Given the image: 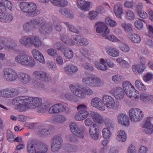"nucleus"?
<instances>
[{
    "label": "nucleus",
    "mask_w": 153,
    "mask_h": 153,
    "mask_svg": "<svg viewBox=\"0 0 153 153\" xmlns=\"http://www.w3.org/2000/svg\"><path fill=\"white\" fill-rule=\"evenodd\" d=\"M12 103L16 105V109L19 111H25L28 108H36L38 111L42 100L38 97H18L13 99Z\"/></svg>",
    "instance_id": "f257e3e1"
},
{
    "label": "nucleus",
    "mask_w": 153,
    "mask_h": 153,
    "mask_svg": "<svg viewBox=\"0 0 153 153\" xmlns=\"http://www.w3.org/2000/svg\"><path fill=\"white\" fill-rule=\"evenodd\" d=\"M86 77H83L82 80L84 84L92 87H100L103 86V82L98 76L90 74L86 71L84 72Z\"/></svg>",
    "instance_id": "f03ea898"
},
{
    "label": "nucleus",
    "mask_w": 153,
    "mask_h": 153,
    "mask_svg": "<svg viewBox=\"0 0 153 153\" xmlns=\"http://www.w3.org/2000/svg\"><path fill=\"white\" fill-rule=\"evenodd\" d=\"M15 61L25 67H33L36 64L35 60L31 56L24 53L17 55L15 58Z\"/></svg>",
    "instance_id": "7ed1b4c3"
},
{
    "label": "nucleus",
    "mask_w": 153,
    "mask_h": 153,
    "mask_svg": "<svg viewBox=\"0 0 153 153\" xmlns=\"http://www.w3.org/2000/svg\"><path fill=\"white\" fill-rule=\"evenodd\" d=\"M70 109L62 103H59L51 106L48 110V112L51 114L64 113L66 114L71 113Z\"/></svg>",
    "instance_id": "20e7f679"
},
{
    "label": "nucleus",
    "mask_w": 153,
    "mask_h": 153,
    "mask_svg": "<svg viewBox=\"0 0 153 153\" xmlns=\"http://www.w3.org/2000/svg\"><path fill=\"white\" fill-rule=\"evenodd\" d=\"M128 114L131 121L134 123L140 122L144 116V113L142 110L136 108L130 109L128 111Z\"/></svg>",
    "instance_id": "39448f33"
},
{
    "label": "nucleus",
    "mask_w": 153,
    "mask_h": 153,
    "mask_svg": "<svg viewBox=\"0 0 153 153\" xmlns=\"http://www.w3.org/2000/svg\"><path fill=\"white\" fill-rule=\"evenodd\" d=\"M102 102L104 106L109 109L117 110L119 106L118 103H115L114 98L107 94L103 95L102 98Z\"/></svg>",
    "instance_id": "423d86ee"
},
{
    "label": "nucleus",
    "mask_w": 153,
    "mask_h": 153,
    "mask_svg": "<svg viewBox=\"0 0 153 153\" xmlns=\"http://www.w3.org/2000/svg\"><path fill=\"white\" fill-rule=\"evenodd\" d=\"M4 79L8 82H13L19 78L17 72L14 70L9 68H4L2 72Z\"/></svg>",
    "instance_id": "0eeeda50"
},
{
    "label": "nucleus",
    "mask_w": 153,
    "mask_h": 153,
    "mask_svg": "<svg viewBox=\"0 0 153 153\" xmlns=\"http://www.w3.org/2000/svg\"><path fill=\"white\" fill-rule=\"evenodd\" d=\"M63 142L62 137L59 135L54 136L51 140V151L56 152L61 149Z\"/></svg>",
    "instance_id": "6e6552de"
},
{
    "label": "nucleus",
    "mask_w": 153,
    "mask_h": 153,
    "mask_svg": "<svg viewBox=\"0 0 153 153\" xmlns=\"http://www.w3.org/2000/svg\"><path fill=\"white\" fill-rule=\"evenodd\" d=\"M69 88L75 96L81 99L85 98L83 85L80 84H71Z\"/></svg>",
    "instance_id": "1a4fd4ad"
},
{
    "label": "nucleus",
    "mask_w": 153,
    "mask_h": 153,
    "mask_svg": "<svg viewBox=\"0 0 153 153\" xmlns=\"http://www.w3.org/2000/svg\"><path fill=\"white\" fill-rule=\"evenodd\" d=\"M95 27L96 32L97 33H101L102 37H106L109 34V29L103 22H97Z\"/></svg>",
    "instance_id": "9d476101"
},
{
    "label": "nucleus",
    "mask_w": 153,
    "mask_h": 153,
    "mask_svg": "<svg viewBox=\"0 0 153 153\" xmlns=\"http://www.w3.org/2000/svg\"><path fill=\"white\" fill-rule=\"evenodd\" d=\"M80 36L74 34L71 35L70 37L66 35L62 36V41L65 44L69 45H79Z\"/></svg>",
    "instance_id": "9b49d317"
},
{
    "label": "nucleus",
    "mask_w": 153,
    "mask_h": 153,
    "mask_svg": "<svg viewBox=\"0 0 153 153\" xmlns=\"http://www.w3.org/2000/svg\"><path fill=\"white\" fill-rule=\"evenodd\" d=\"M32 75L36 79L42 82H48L51 80L50 75L44 71H35L33 73Z\"/></svg>",
    "instance_id": "f8f14e48"
},
{
    "label": "nucleus",
    "mask_w": 153,
    "mask_h": 153,
    "mask_svg": "<svg viewBox=\"0 0 153 153\" xmlns=\"http://www.w3.org/2000/svg\"><path fill=\"white\" fill-rule=\"evenodd\" d=\"M7 38L0 36V51L4 49L5 50H10L14 49L17 46V44L14 42L9 43H5L7 40Z\"/></svg>",
    "instance_id": "ddd939ff"
},
{
    "label": "nucleus",
    "mask_w": 153,
    "mask_h": 153,
    "mask_svg": "<svg viewBox=\"0 0 153 153\" xmlns=\"http://www.w3.org/2000/svg\"><path fill=\"white\" fill-rule=\"evenodd\" d=\"M109 93L114 96L116 99L121 100L124 97L125 93L123 90L120 87H117L109 91Z\"/></svg>",
    "instance_id": "4468645a"
},
{
    "label": "nucleus",
    "mask_w": 153,
    "mask_h": 153,
    "mask_svg": "<svg viewBox=\"0 0 153 153\" xmlns=\"http://www.w3.org/2000/svg\"><path fill=\"white\" fill-rule=\"evenodd\" d=\"M77 4L78 7L85 12L89 11L92 8L93 4L91 2L85 0H78Z\"/></svg>",
    "instance_id": "2eb2a0df"
},
{
    "label": "nucleus",
    "mask_w": 153,
    "mask_h": 153,
    "mask_svg": "<svg viewBox=\"0 0 153 153\" xmlns=\"http://www.w3.org/2000/svg\"><path fill=\"white\" fill-rule=\"evenodd\" d=\"M117 123L121 126L127 127L129 125V120L128 116L126 114H120L117 117Z\"/></svg>",
    "instance_id": "dca6fc26"
},
{
    "label": "nucleus",
    "mask_w": 153,
    "mask_h": 153,
    "mask_svg": "<svg viewBox=\"0 0 153 153\" xmlns=\"http://www.w3.org/2000/svg\"><path fill=\"white\" fill-rule=\"evenodd\" d=\"M52 30V27L45 20V22L43 23L39 28V32L44 36H46L50 33Z\"/></svg>",
    "instance_id": "f3484780"
},
{
    "label": "nucleus",
    "mask_w": 153,
    "mask_h": 153,
    "mask_svg": "<svg viewBox=\"0 0 153 153\" xmlns=\"http://www.w3.org/2000/svg\"><path fill=\"white\" fill-rule=\"evenodd\" d=\"M91 105L101 111H104L105 107L102 104V99L98 97H96L92 99L91 101Z\"/></svg>",
    "instance_id": "a211bd4d"
},
{
    "label": "nucleus",
    "mask_w": 153,
    "mask_h": 153,
    "mask_svg": "<svg viewBox=\"0 0 153 153\" xmlns=\"http://www.w3.org/2000/svg\"><path fill=\"white\" fill-rule=\"evenodd\" d=\"M31 54L34 58L40 63L43 64L45 63V60L42 54L37 49L32 50Z\"/></svg>",
    "instance_id": "6ab92c4d"
},
{
    "label": "nucleus",
    "mask_w": 153,
    "mask_h": 153,
    "mask_svg": "<svg viewBox=\"0 0 153 153\" xmlns=\"http://www.w3.org/2000/svg\"><path fill=\"white\" fill-rule=\"evenodd\" d=\"M36 4L33 2H29L27 15L34 16L38 14Z\"/></svg>",
    "instance_id": "aec40b11"
},
{
    "label": "nucleus",
    "mask_w": 153,
    "mask_h": 153,
    "mask_svg": "<svg viewBox=\"0 0 153 153\" xmlns=\"http://www.w3.org/2000/svg\"><path fill=\"white\" fill-rule=\"evenodd\" d=\"M90 117L93 121L100 124H102L103 117L100 114L95 111H92L90 114Z\"/></svg>",
    "instance_id": "412c9836"
},
{
    "label": "nucleus",
    "mask_w": 153,
    "mask_h": 153,
    "mask_svg": "<svg viewBox=\"0 0 153 153\" xmlns=\"http://www.w3.org/2000/svg\"><path fill=\"white\" fill-rule=\"evenodd\" d=\"M115 138L117 141L119 142H125L127 139V134L124 130H119L116 133Z\"/></svg>",
    "instance_id": "4be33fe9"
},
{
    "label": "nucleus",
    "mask_w": 153,
    "mask_h": 153,
    "mask_svg": "<svg viewBox=\"0 0 153 153\" xmlns=\"http://www.w3.org/2000/svg\"><path fill=\"white\" fill-rule=\"evenodd\" d=\"M77 109L80 113L84 119L87 118L89 113L88 111V106L84 104H80L78 105L76 108Z\"/></svg>",
    "instance_id": "5701e85b"
},
{
    "label": "nucleus",
    "mask_w": 153,
    "mask_h": 153,
    "mask_svg": "<svg viewBox=\"0 0 153 153\" xmlns=\"http://www.w3.org/2000/svg\"><path fill=\"white\" fill-rule=\"evenodd\" d=\"M21 82L23 85H28L31 82L32 79L31 76L28 74L21 73L20 74Z\"/></svg>",
    "instance_id": "b1692460"
},
{
    "label": "nucleus",
    "mask_w": 153,
    "mask_h": 153,
    "mask_svg": "<svg viewBox=\"0 0 153 153\" xmlns=\"http://www.w3.org/2000/svg\"><path fill=\"white\" fill-rule=\"evenodd\" d=\"M32 36H23L19 40L20 44L26 48L31 47V42Z\"/></svg>",
    "instance_id": "393cba45"
},
{
    "label": "nucleus",
    "mask_w": 153,
    "mask_h": 153,
    "mask_svg": "<svg viewBox=\"0 0 153 153\" xmlns=\"http://www.w3.org/2000/svg\"><path fill=\"white\" fill-rule=\"evenodd\" d=\"M107 54L109 56L114 57H116L119 56L120 52L116 48L113 47H109L105 48Z\"/></svg>",
    "instance_id": "a878e982"
},
{
    "label": "nucleus",
    "mask_w": 153,
    "mask_h": 153,
    "mask_svg": "<svg viewBox=\"0 0 153 153\" xmlns=\"http://www.w3.org/2000/svg\"><path fill=\"white\" fill-rule=\"evenodd\" d=\"M143 127L144 128V131L147 134H151L152 133L153 126L151 123L150 118H148L146 120Z\"/></svg>",
    "instance_id": "bb28decb"
},
{
    "label": "nucleus",
    "mask_w": 153,
    "mask_h": 153,
    "mask_svg": "<svg viewBox=\"0 0 153 153\" xmlns=\"http://www.w3.org/2000/svg\"><path fill=\"white\" fill-rule=\"evenodd\" d=\"M145 68L146 66L143 63L134 65L132 67V70L135 74L142 73Z\"/></svg>",
    "instance_id": "cd10ccee"
},
{
    "label": "nucleus",
    "mask_w": 153,
    "mask_h": 153,
    "mask_svg": "<svg viewBox=\"0 0 153 153\" xmlns=\"http://www.w3.org/2000/svg\"><path fill=\"white\" fill-rule=\"evenodd\" d=\"M78 69L77 66L73 65H68L65 68V72L69 75H71L76 73Z\"/></svg>",
    "instance_id": "c85d7f7f"
},
{
    "label": "nucleus",
    "mask_w": 153,
    "mask_h": 153,
    "mask_svg": "<svg viewBox=\"0 0 153 153\" xmlns=\"http://www.w3.org/2000/svg\"><path fill=\"white\" fill-rule=\"evenodd\" d=\"M67 120L66 117L61 114L57 115L53 119V123L55 124L62 123Z\"/></svg>",
    "instance_id": "c756f323"
},
{
    "label": "nucleus",
    "mask_w": 153,
    "mask_h": 153,
    "mask_svg": "<svg viewBox=\"0 0 153 153\" xmlns=\"http://www.w3.org/2000/svg\"><path fill=\"white\" fill-rule=\"evenodd\" d=\"M86 131L85 127L84 125H82L78 128L73 134L79 138H83L84 137V133Z\"/></svg>",
    "instance_id": "7c9ffc66"
},
{
    "label": "nucleus",
    "mask_w": 153,
    "mask_h": 153,
    "mask_svg": "<svg viewBox=\"0 0 153 153\" xmlns=\"http://www.w3.org/2000/svg\"><path fill=\"white\" fill-rule=\"evenodd\" d=\"M86 131L85 127L84 125H82L78 128L73 134L79 138H83L84 137V133Z\"/></svg>",
    "instance_id": "2f4dec72"
},
{
    "label": "nucleus",
    "mask_w": 153,
    "mask_h": 153,
    "mask_svg": "<svg viewBox=\"0 0 153 153\" xmlns=\"http://www.w3.org/2000/svg\"><path fill=\"white\" fill-rule=\"evenodd\" d=\"M122 88L123 91L126 94L131 89L134 90V87L129 82L127 81H124L122 83Z\"/></svg>",
    "instance_id": "473e14b6"
},
{
    "label": "nucleus",
    "mask_w": 153,
    "mask_h": 153,
    "mask_svg": "<svg viewBox=\"0 0 153 153\" xmlns=\"http://www.w3.org/2000/svg\"><path fill=\"white\" fill-rule=\"evenodd\" d=\"M113 128L105 127L104 128L102 131L103 137L105 139H110L112 135L111 130Z\"/></svg>",
    "instance_id": "72a5a7b5"
},
{
    "label": "nucleus",
    "mask_w": 153,
    "mask_h": 153,
    "mask_svg": "<svg viewBox=\"0 0 153 153\" xmlns=\"http://www.w3.org/2000/svg\"><path fill=\"white\" fill-rule=\"evenodd\" d=\"M62 50V52L66 58L70 59L73 58L74 52L71 49L65 48L64 49Z\"/></svg>",
    "instance_id": "f704fd0d"
},
{
    "label": "nucleus",
    "mask_w": 153,
    "mask_h": 153,
    "mask_svg": "<svg viewBox=\"0 0 153 153\" xmlns=\"http://www.w3.org/2000/svg\"><path fill=\"white\" fill-rule=\"evenodd\" d=\"M45 20L42 18H38L33 19L30 20V23L32 24L34 29L36 28V25H40V26L43 23L45 22Z\"/></svg>",
    "instance_id": "c9c22d12"
},
{
    "label": "nucleus",
    "mask_w": 153,
    "mask_h": 153,
    "mask_svg": "<svg viewBox=\"0 0 153 153\" xmlns=\"http://www.w3.org/2000/svg\"><path fill=\"white\" fill-rule=\"evenodd\" d=\"M42 41L38 37L36 36H32L31 47L33 45L36 48H39L41 46L42 44Z\"/></svg>",
    "instance_id": "e433bc0d"
},
{
    "label": "nucleus",
    "mask_w": 153,
    "mask_h": 153,
    "mask_svg": "<svg viewBox=\"0 0 153 153\" xmlns=\"http://www.w3.org/2000/svg\"><path fill=\"white\" fill-rule=\"evenodd\" d=\"M114 12L116 16L119 18H121L123 13V10L121 5L119 4H116L114 7Z\"/></svg>",
    "instance_id": "4c0bfd02"
},
{
    "label": "nucleus",
    "mask_w": 153,
    "mask_h": 153,
    "mask_svg": "<svg viewBox=\"0 0 153 153\" xmlns=\"http://www.w3.org/2000/svg\"><path fill=\"white\" fill-rule=\"evenodd\" d=\"M59 11L62 15L70 18H72L74 17L72 11L69 9L61 8L60 9Z\"/></svg>",
    "instance_id": "58836bf2"
},
{
    "label": "nucleus",
    "mask_w": 153,
    "mask_h": 153,
    "mask_svg": "<svg viewBox=\"0 0 153 153\" xmlns=\"http://www.w3.org/2000/svg\"><path fill=\"white\" fill-rule=\"evenodd\" d=\"M0 7L6 9L7 8L11 10L12 8V4L11 2L8 0H0Z\"/></svg>",
    "instance_id": "ea45409f"
},
{
    "label": "nucleus",
    "mask_w": 153,
    "mask_h": 153,
    "mask_svg": "<svg viewBox=\"0 0 153 153\" xmlns=\"http://www.w3.org/2000/svg\"><path fill=\"white\" fill-rule=\"evenodd\" d=\"M128 37L132 42L135 43H138L141 41V39L140 37L135 33L129 34Z\"/></svg>",
    "instance_id": "a19ab883"
},
{
    "label": "nucleus",
    "mask_w": 153,
    "mask_h": 153,
    "mask_svg": "<svg viewBox=\"0 0 153 153\" xmlns=\"http://www.w3.org/2000/svg\"><path fill=\"white\" fill-rule=\"evenodd\" d=\"M127 96L132 98L133 99H138L139 98V92L136 90L134 88V90L132 89L131 90L126 94Z\"/></svg>",
    "instance_id": "79ce46f5"
},
{
    "label": "nucleus",
    "mask_w": 153,
    "mask_h": 153,
    "mask_svg": "<svg viewBox=\"0 0 153 153\" xmlns=\"http://www.w3.org/2000/svg\"><path fill=\"white\" fill-rule=\"evenodd\" d=\"M16 95V92L14 89L9 88H6L5 98H12Z\"/></svg>",
    "instance_id": "37998d69"
},
{
    "label": "nucleus",
    "mask_w": 153,
    "mask_h": 153,
    "mask_svg": "<svg viewBox=\"0 0 153 153\" xmlns=\"http://www.w3.org/2000/svg\"><path fill=\"white\" fill-rule=\"evenodd\" d=\"M116 62L124 68H128L130 66L129 63L127 61L123 59L122 57L117 58Z\"/></svg>",
    "instance_id": "c03bdc74"
},
{
    "label": "nucleus",
    "mask_w": 153,
    "mask_h": 153,
    "mask_svg": "<svg viewBox=\"0 0 153 153\" xmlns=\"http://www.w3.org/2000/svg\"><path fill=\"white\" fill-rule=\"evenodd\" d=\"M23 28L25 31L27 32L32 31L34 29L33 27L32 24L30 23V21L27 22L24 24Z\"/></svg>",
    "instance_id": "a18cd8bd"
},
{
    "label": "nucleus",
    "mask_w": 153,
    "mask_h": 153,
    "mask_svg": "<svg viewBox=\"0 0 153 153\" xmlns=\"http://www.w3.org/2000/svg\"><path fill=\"white\" fill-rule=\"evenodd\" d=\"M47 126V125L46 123H44L40 124L37 123H32L29 125L28 127L31 129H33L36 128L40 129L42 127H45Z\"/></svg>",
    "instance_id": "49530a36"
},
{
    "label": "nucleus",
    "mask_w": 153,
    "mask_h": 153,
    "mask_svg": "<svg viewBox=\"0 0 153 153\" xmlns=\"http://www.w3.org/2000/svg\"><path fill=\"white\" fill-rule=\"evenodd\" d=\"M112 81L114 83L118 84L120 83L124 79V76L119 74L115 75L113 76L112 78Z\"/></svg>",
    "instance_id": "de8ad7c7"
},
{
    "label": "nucleus",
    "mask_w": 153,
    "mask_h": 153,
    "mask_svg": "<svg viewBox=\"0 0 153 153\" xmlns=\"http://www.w3.org/2000/svg\"><path fill=\"white\" fill-rule=\"evenodd\" d=\"M105 23L106 24L111 27H115L117 25V22L115 21L109 17H107L105 18Z\"/></svg>",
    "instance_id": "09e8293b"
},
{
    "label": "nucleus",
    "mask_w": 153,
    "mask_h": 153,
    "mask_svg": "<svg viewBox=\"0 0 153 153\" xmlns=\"http://www.w3.org/2000/svg\"><path fill=\"white\" fill-rule=\"evenodd\" d=\"M28 2H22L19 5V7L21 10L24 13H26L27 15Z\"/></svg>",
    "instance_id": "8fccbe9b"
},
{
    "label": "nucleus",
    "mask_w": 153,
    "mask_h": 153,
    "mask_svg": "<svg viewBox=\"0 0 153 153\" xmlns=\"http://www.w3.org/2000/svg\"><path fill=\"white\" fill-rule=\"evenodd\" d=\"M84 94H85V98L86 96H91L94 94V92L92 89L88 86H85L83 85Z\"/></svg>",
    "instance_id": "3c124183"
},
{
    "label": "nucleus",
    "mask_w": 153,
    "mask_h": 153,
    "mask_svg": "<svg viewBox=\"0 0 153 153\" xmlns=\"http://www.w3.org/2000/svg\"><path fill=\"white\" fill-rule=\"evenodd\" d=\"M135 85L136 87L140 90H145L146 89L144 85L140 80H136L135 82Z\"/></svg>",
    "instance_id": "603ef678"
},
{
    "label": "nucleus",
    "mask_w": 153,
    "mask_h": 153,
    "mask_svg": "<svg viewBox=\"0 0 153 153\" xmlns=\"http://www.w3.org/2000/svg\"><path fill=\"white\" fill-rule=\"evenodd\" d=\"M64 23L67 26L68 28L70 31L76 33H79V32L78 30L70 23L65 22Z\"/></svg>",
    "instance_id": "864d4df0"
},
{
    "label": "nucleus",
    "mask_w": 153,
    "mask_h": 153,
    "mask_svg": "<svg viewBox=\"0 0 153 153\" xmlns=\"http://www.w3.org/2000/svg\"><path fill=\"white\" fill-rule=\"evenodd\" d=\"M104 123L106 127L113 128L114 125L110 119L108 117L103 118L102 124Z\"/></svg>",
    "instance_id": "5fc2aeb1"
},
{
    "label": "nucleus",
    "mask_w": 153,
    "mask_h": 153,
    "mask_svg": "<svg viewBox=\"0 0 153 153\" xmlns=\"http://www.w3.org/2000/svg\"><path fill=\"white\" fill-rule=\"evenodd\" d=\"M6 14V9L0 7V21L5 22Z\"/></svg>",
    "instance_id": "6e6d98bb"
},
{
    "label": "nucleus",
    "mask_w": 153,
    "mask_h": 153,
    "mask_svg": "<svg viewBox=\"0 0 153 153\" xmlns=\"http://www.w3.org/2000/svg\"><path fill=\"white\" fill-rule=\"evenodd\" d=\"M65 98L71 102L77 101L76 99L70 93H66L64 94Z\"/></svg>",
    "instance_id": "4d7b16f0"
},
{
    "label": "nucleus",
    "mask_w": 153,
    "mask_h": 153,
    "mask_svg": "<svg viewBox=\"0 0 153 153\" xmlns=\"http://www.w3.org/2000/svg\"><path fill=\"white\" fill-rule=\"evenodd\" d=\"M78 43L79 45H87L89 44V42L86 38L80 36L79 41Z\"/></svg>",
    "instance_id": "13d9d810"
},
{
    "label": "nucleus",
    "mask_w": 153,
    "mask_h": 153,
    "mask_svg": "<svg viewBox=\"0 0 153 153\" xmlns=\"http://www.w3.org/2000/svg\"><path fill=\"white\" fill-rule=\"evenodd\" d=\"M47 65L48 67L52 70L55 71L57 69L56 64L53 62L47 61Z\"/></svg>",
    "instance_id": "bf43d9fd"
},
{
    "label": "nucleus",
    "mask_w": 153,
    "mask_h": 153,
    "mask_svg": "<svg viewBox=\"0 0 153 153\" xmlns=\"http://www.w3.org/2000/svg\"><path fill=\"white\" fill-rule=\"evenodd\" d=\"M69 126L70 130L73 134L79 127L77 124L74 122H72L70 123L69 125Z\"/></svg>",
    "instance_id": "052dcab7"
},
{
    "label": "nucleus",
    "mask_w": 153,
    "mask_h": 153,
    "mask_svg": "<svg viewBox=\"0 0 153 153\" xmlns=\"http://www.w3.org/2000/svg\"><path fill=\"white\" fill-rule=\"evenodd\" d=\"M153 79V74L150 72H148L143 77V80L145 82H148Z\"/></svg>",
    "instance_id": "680f3d73"
},
{
    "label": "nucleus",
    "mask_w": 153,
    "mask_h": 153,
    "mask_svg": "<svg viewBox=\"0 0 153 153\" xmlns=\"http://www.w3.org/2000/svg\"><path fill=\"white\" fill-rule=\"evenodd\" d=\"M99 125L97 123H94L90 126L89 129V131H99Z\"/></svg>",
    "instance_id": "e2e57ef3"
},
{
    "label": "nucleus",
    "mask_w": 153,
    "mask_h": 153,
    "mask_svg": "<svg viewBox=\"0 0 153 153\" xmlns=\"http://www.w3.org/2000/svg\"><path fill=\"white\" fill-rule=\"evenodd\" d=\"M125 16L126 18L129 19H134L135 18V15L133 12L130 10L126 11Z\"/></svg>",
    "instance_id": "0e129e2a"
},
{
    "label": "nucleus",
    "mask_w": 153,
    "mask_h": 153,
    "mask_svg": "<svg viewBox=\"0 0 153 153\" xmlns=\"http://www.w3.org/2000/svg\"><path fill=\"white\" fill-rule=\"evenodd\" d=\"M47 126L45 127H42V129L38 131V134L40 135H44L48 134V132L49 131V130L46 128L48 127L49 125L47 124Z\"/></svg>",
    "instance_id": "69168bd1"
},
{
    "label": "nucleus",
    "mask_w": 153,
    "mask_h": 153,
    "mask_svg": "<svg viewBox=\"0 0 153 153\" xmlns=\"http://www.w3.org/2000/svg\"><path fill=\"white\" fill-rule=\"evenodd\" d=\"M98 15V13L95 10H91L88 13V17L91 20L96 18Z\"/></svg>",
    "instance_id": "338daca9"
},
{
    "label": "nucleus",
    "mask_w": 153,
    "mask_h": 153,
    "mask_svg": "<svg viewBox=\"0 0 153 153\" xmlns=\"http://www.w3.org/2000/svg\"><path fill=\"white\" fill-rule=\"evenodd\" d=\"M121 26L126 32H129L132 30V27L129 24L123 23L121 24Z\"/></svg>",
    "instance_id": "774afa93"
}]
</instances>
